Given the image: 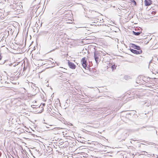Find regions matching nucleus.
<instances>
[{"instance_id":"6","label":"nucleus","mask_w":158,"mask_h":158,"mask_svg":"<svg viewBox=\"0 0 158 158\" xmlns=\"http://www.w3.org/2000/svg\"><path fill=\"white\" fill-rule=\"evenodd\" d=\"M68 65L69 68L72 69H75L76 65L74 64L72 62L69 61Z\"/></svg>"},{"instance_id":"16","label":"nucleus","mask_w":158,"mask_h":158,"mask_svg":"<svg viewBox=\"0 0 158 158\" xmlns=\"http://www.w3.org/2000/svg\"><path fill=\"white\" fill-rule=\"evenodd\" d=\"M54 50H55V49H53V50H52L50 52H52V51H54Z\"/></svg>"},{"instance_id":"1","label":"nucleus","mask_w":158,"mask_h":158,"mask_svg":"<svg viewBox=\"0 0 158 158\" xmlns=\"http://www.w3.org/2000/svg\"><path fill=\"white\" fill-rule=\"evenodd\" d=\"M99 56L100 54L99 52L97 51H95L94 52V57L97 64H98Z\"/></svg>"},{"instance_id":"25","label":"nucleus","mask_w":158,"mask_h":158,"mask_svg":"<svg viewBox=\"0 0 158 158\" xmlns=\"http://www.w3.org/2000/svg\"><path fill=\"white\" fill-rule=\"evenodd\" d=\"M157 131H156V133H157Z\"/></svg>"},{"instance_id":"14","label":"nucleus","mask_w":158,"mask_h":158,"mask_svg":"<svg viewBox=\"0 0 158 158\" xmlns=\"http://www.w3.org/2000/svg\"><path fill=\"white\" fill-rule=\"evenodd\" d=\"M2 58V56H1V55H0V60H1Z\"/></svg>"},{"instance_id":"20","label":"nucleus","mask_w":158,"mask_h":158,"mask_svg":"<svg viewBox=\"0 0 158 158\" xmlns=\"http://www.w3.org/2000/svg\"><path fill=\"white\" fill-rule=\"evenodd\" d=\"M45 64H43V63H42V65H44Z\"/></svg>"},{"instance_id":"4","label":"nucleus","mask_w":158,"mask_h":158,"mask_svg":"<svg viewBox=\"0 0 158 158\" xmlns=\"http://www.w3.org/2000/svg\"><path fill=\"white\" fill-rule=\"evenodd\" d=\"M130 50L132 52L136 54H139L142 52V50L137 51L131 48H130Z\"/></svg>"},{"instance_id":"17","label":"nucleus","mask_w":158,"mask_h":158,"mask_svg":"<svg viewBox=\"0 0 158 158\" xmlns=\"http://www.w3.org/2000/svg\"><path fill=\"white\" fill-rule=\"evenodd\" d=\"M15 66H16V64H14V65H13V67H15Z\"/></svg>"},{"instance_id":"10","label":"nucleus","mask_w":158,"mask_h":158,"mask_svg":"<svg viewBox=\"0 0 158 158\" xmlns=\"http://www.w3.org/2000/svg\"><path fill=\"white\" fill-rule=\"evenodd\" d=\"M116 67H117V66L115 65L114 64L112 65V66H111V69H112V70L116 69Z\"/></svg>"},{"instance_id":"8","label":"nucleus","mask_w":158,"mask_h":158,"mask_svg":"<svg viewBox=\"0 0 158 158\" xmlns=\"http://www.w3.org/2000/svg\"><path fill=\"white\" fill-rule=\"evenodd\" d=\"M128 135L127 134V132H124L122 134L121 136L122 137L123 139L125 138Z\"/></svg>"},{"instance_id":"11","label":"nucleus","mask_w":158,"mask_h":158,"mask_svg":"<svg viewBox=\"0 0 158 158\" xmlns=\"http://www.w3.org/2000/svg\"><path fill=\"white\" fill-rule=\"evenodd\" d=\"M131 2L134 3L135 5L136 6V2L135 0H131Z\"/></svg>"},{"instance_id":"15","label":"nucleus","mask_w":158,"mask_h":158,"mask_svg":"<svg viewBox=\"0 0 158 158\" xmlns=\"http://www.w3.org/2000/svg\"><path fill=\"white\" fill-rule=\"evenodd\" d=\"M44 33H45L46 34V33H47L48 32V31H44Z\"/></svg>"},{"instance_id":"19","label":"nucleus","mask_w":158,"mask_h":158,"mask_svg":"<svg viewBox=\"0 0 158 158\" xmlns=\"http://www.w3.org/2000/svg\"><path fill=\"white\" fill-rule=\"evenodd\" d=\"M49 60L51 62H52V61L51 60Z\"/></svg>"},{"instance_id":"9","label":"nucleus","mask_w":158,"mask_h":158,"mask_svg":"<svg viewBox=\"0 0 158 158\" xmlns=\"http://www.w3.org/2000/svg\"><path fill=\"white\" fill-rule=\"evenodd\" d=\"M132 32L133 33V34L134 35H140L141 32H135L134 31H132Z\"/></svg>"},{"instance_id":"21","label":"nucleus","mask_w":158,"mask_h":158,"mask_svg":"<svg viewBox=\"0 0 158 158\" xmlns=\"http://www.w3.org/2000/svg\"><path fill=\"white\" fill-rule=\"evenodd\" d=\"M1 153L0 152V156H1Z\"/></svg>"},{"instance_id":"24","label":"nucleus","mask_w":158,"mask_h":158,"mask_svg":"<svg viewBox=\"0 0 158 158\" xmlns=\"http://www.w3.org/2000/svg\"><path fill=\"white\" fill-rule=\"evenodd\" d=\"M156 73H158V72L156 71Z\"/></svg>"},{"instance_id":"22","label":"nucleus","mask_w":158,"mask_h":158,"mask_svg":"<svg viewBox=\"0 0 158 158\" xmlns=\"http://www.w3.org/2000/svg\"><path fill=\"white\" fill-rule=\"evenodd\" d=\"M50 59H51V60H53V59H52V58H50Z\"/></svg>"},{"instance_id":"23","label":"nucleus","mask_w":158,"mask_h":158,"mask_svg":"<svg viewBox=\"0 0 158 158\" xmlns=\"http://www.w3.org/2000/svg\"><path fill=\"white\" fill-rule=\"evenodd\" d=\"M6 82L7 83H8V82H7L6 81H5V83H6Z\"/></svg>"},{"instance_id":"7","label":"nucleus","mask_w":158,"mask_h":158,"mask_svg":"<svg viewBox=\"0 0 158 158\" xmlns=\"http://www.w3.org/2000/svg\"><path fill=\"white\" fill-rule=\"evenodd\" d=\"M152 1L151 0H145L144 1L145 5L148 6L152 4Z\"/></svg>"},{"instance_id":"2","label":"nucleus","mask_w":158,"mask_h":158,"mask_svg":"<svg viewBox=\"0 0 158 158\" xmlns=\"http://www.w3.org/2000/svg\"><path fill=\"white\" fill-rule=\"evenodd\" d=\"M81 63L82 64L83 68L86 69L87 64L85 57H83L82 58L81 60Z\"/></svg>"},{"instance_id":"3","label":"nucleus","mask_w":158,"mask_h":158,"mask_svg":"<svg viewBox=\"0 0 158 158\" xmlns=\"http://www.w3.org/2000/svg\"><path fill=\"white\" fill-rule=\"evenodd\" d=\"M0 64L2 65L4 64L6 67L8 66H10L13 65V63H11L10 61L8 60H4V61L3 62L2 64Z\"/></svg>"},{"instance_id":"13","label":"nucleus","mask_w":158,"mask_h":158,"mask_svg":"<svg viewBox=\"0 0 158 158\" xmlns=\"http://www.w3.org/2000/svg\"><path fill=\"white\" fill-rule=\"evenodd\" d=\"M143 152L144 153V155H147L148 153L145 152Z\"/></svg>"},{"instance_id":"18","label":"nucleus","mask_w":158,"mask_h":158,"mask_svg":"<svg viewBox=\"0 0 158 158\" xmlns=\"http://www.w3.org/2000/svg\"><path fill=\"white\" fill-rule=\"evenodd\" d=\"M151 61H152V60H151V61H150V62H149V64H150V63L151 62Z\"/></svg>"},{"instance_id":"12","label":"nucleus","mask_w":158,"mask_h":158,"mask_svg":"<svg viewBox=\"0 0 158 158\" xmlns=\"http://www.w3.org/2000/svg\"><path fill=\"white\" fill-rule=\"evenodd\" d=\"M56 63V62L54 60L53 62L52 63V64H53V65L52 66V67H53L54 66H55V64Z\"/></svg>"},{"instance_id":"5","label":"nucleus","mask_w":158,"mask_h":158,"mask_svg":"<svg viewBox=\"0 0 158 158\" xmlns=\"http://www.w3.org/2000/svg\"><path fill=\"white\" fill-rule=\"evenodd\" d=\"M130 46L131 48H133L134 49H136L137 50H141L140 49V47L138 45H135V44H130Z\"/></svg>"}]
</instances>
